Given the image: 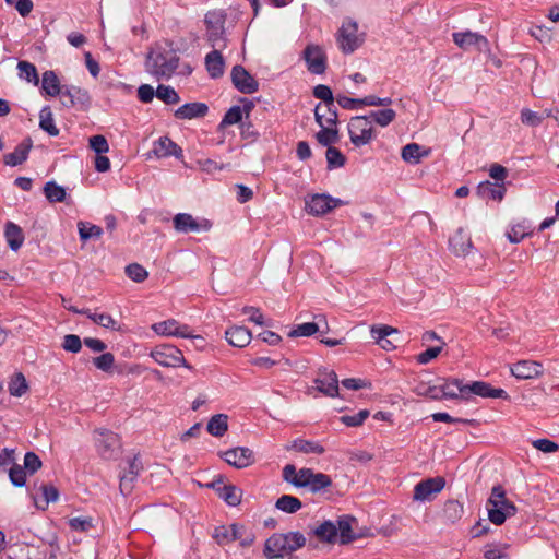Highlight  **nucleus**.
Segmentation results:
<instances>
[{"mask_svg":"<svg viewBox=\"0 0 559 559\" xmlns=\"http://www.w3.org/2000/svg\"><path fill=\"white\" fill-rule=\"evenodd\" d=\"M39 128L46 131L50 136H57L59 134V129L55 124L52 111L49 106L43 107L39 112Z\"/></svg>","mask_w":559,"mask_h":559,"instance_id":"36","label":"nucleus"},{"mask_svg":"<svg viewBox=\"0 0 559 559\" xmlns=\"http://www.w3.org/2000/svg\"><path fill=\"white\" fill-rule=\"evenodd\" d=\"M350 142L360 147L368 144L374 138V130L371 120L365 116L353 117L348 123Z\"/></svg>","mask_w":559,"mask_h":559,"instance_id":"5","label":"nucleus"},{"mask_svg":"<svg viewBox=\"0 0 559 559\" xmlns=\"http://www.w3.org/2000/svg\"><path fill=\"white\" fill-rule=\"evenodd\" d=\"M320 332V325L317 322H306L298 324L296 328L288 332L289 337H299V336H311Z\"/></svg>","mask_w":559,"mask_h":559,"instance_id":"53","label":"nucleus"},{"mask_svg":"<svg viewBox=\"0 0 559 559\" xmlns=\"http://www.w3.org/2000/svg\"><path fill=\"white\" fill-rule=\"evenodd\" d=\"M242 312L249 314V321L258 324V325H266L272 326V320H264L263 314L261 313L259 308L246 306L242 308Z\"/></svg>","mask_w":559,"mask_h":559,"instance_id":"62","label":"nucleus"},{"mask_svg":"<svg viewBox=\"0 0 559 559\" xmlns=\"http://www.w3.org/2000/svg\"><path fill=\"white\" fill-rule=\"evenodd\" d=\"M41 88L48 96L55 97L60 95L62 86L52 70H47L43 73Z\"/></svg>","mask_w":559,"mask_h":559,"instance_id":"35","label":"nucleus"},{"mask_svg":"<svg viewBox=\"0 0 559 559\" xmlns=\"http://www.w3.org/2000/svg\"><path fill=\"white\" fill-rule=\"evenodd\" d=\"M304 59L313 74H322L326 69V56L319 46L308 45L304 50Z\"/></svg>","mask_w":559,"mask_h":559,"instance_id":"18","label":"nucleus"},{"mask_svg":"<svg viewBox=\"0 0 559 559\" xmlns=\"http://www.w3.org/2000/svg\"><path fill=\"white\" fill-rule=\"evenodd\" d=\"M143 471V464L139 455L127 460V467L120 474L119 489L123 496H128L134 488V481Z\"/></svg>","mask_w":559,"mask_h":559,"instance_id":"11","label":"nucleus"},{"mask_svg":"<svg viewBox=\"0 0 559 559\" xmlns=\"http://www.w3.org/2000/svg\"><path fill=\"white\" fill-rule=\"evenodd\" d=\"M332 486V479L323 473H313L306 488L312 493H318Z\"/></svg>","mask_w":559,"mask_h":559,"instance_id":"43","label":"nucleus"},{"mask_svg":"<svg viewBox=\"0 0 559 559\" xmlns=\"http://www.w3.org/2000/svg\"><path fill=\"white\" fill-rule=\"evenodd\" d=\"M221 457L230 466L241 469L254 463V453L246 447H236L222 452Z\"/></svg>","mask_w":559,"mask_h":559,"instance_id":"14","label":"nucleus"},{"mask_svg":"<svg viewBox=\"0 0 559 559\" xmlns=\"http://www.w3.org/2000/svg\"><path fill=\"white\" fill-rule=\"evenodd\" d=\"M95 447L104 460L115 459L120 451L121 442L117 433L107 429L95 430Z\"/></svg>","mask_w":559,"mask_h":559,"instance_id":"6","label":"nucleus"},{"mask_svg":"<svg viewBox=\"0 0 559 559\" xmlns=\"http://www.w3.org/2000/svg\"><path fill=\"white\" fill-rule=\"evenodd\" d=\"M511 373L518 379H533L543 373V366L533 360H521L511 367Z\"/></svg>","mask_w":559,"mask_h":559,"instance_id":"24","label":"nucleus"},{"mask_svg":"<svg viewBox=\"0 0 559 559\" xmlns=\"http://www.w3.org/2000/svg\"><path fill=\"white\" fill-rule=\"evenodd\" d=\"M460 392L462 394V399L464 400H467L472 394L481 397H493L503 400H507L509 397L508 393L503 389H495L489 383L484 381H474L472 383H466L465 386L460 388Z\"/></svg>","mask_w":559,"mask_h":559,"instance_id":"12","label":"nucleus"},{"mask_svg":"<svg viewBox=\"0 0 559 559\" xmlns=\"http://www.w3.org/2000/svg\"><path fill=\"white\" fill-rule=\"evenodd\" d=\"M464 514L463 504L457 500H448L443 507V516L450 523L457 522Z\"/></svg>","mask_w":559,"mask_h":559,"instance_id":"41","label":"nucleus"},{"mask_svg":"<svg viewBox=\"0 0 559 559\" xmlns=\"http://www.w3.org/2000/svg\"><path fill=\"white\" fill-rule=\"evenodd\" d=\"M243 121V115L240 106L230 107L224 115L219 122V129H224L227 126L240 123Z\"/></svg>","mask_w":559,"mask_h":559,"instance_id":"51","label":"nucleus"},{"mask_svg":"<svg viewBox=\"0 0 559 559\" xmlns=\"http://www.w3.org/2000/svg\"><path fill=\"white\" fill-rule=\"evenodd\" d=\"M151 357L163 367H180L191 368L187 364L182 352L174 345H159L151 352Z\"/></svg>","mask_w":559,"mask_h":559,"instance_id":"7","label":"nucleus"},{"mask_svg":"<svg viewBox=\"0 0 559 559\" xmlns=\"http://www.w3.org/2000/svg\"><path fill=\"white\" fill-rule=\"evenodd\" d=\"M289 449L295 450L300 453H316L323 454L325 452L324 447H322L319 442L305 440V439H296L293 441Z\"/></svg>","mask_w":559,"mask_h":559,"instance_id":"38","label":"nucleus"},{"mask_svg":"<svg viewBox=\"0 0 559 559\" xmlns=\"http://www.w3.org/2000/svg\"><path fill=\"white\" fill-rule=\"evenodd\" d=\"M180 58L173 48L156 47L146 56V72L156 80H169L179 68Z\"/></svg>","mask_w":559,"mask_h":559,"instance_id":"2","label":"nucleus"},{"mask_svg":"<svg viewBox=\"0 0 559 559\" xmlns=\"http://www.w3.org/2000/svg\"><path fill=\"white\" fill-rule=\"evenodd\" d=\"M152 153L158 157H169L175 156L176 158H181L182 150L179 145H177L170 138L162 136L156 142H154Z\"/></svg>","mask_w":559,"mask_h":559,"instance_id":"25","label":"nucleus"},{"mask_svg":"<svg viewBox=\"0 0 559 559\" xmlns=\"http://www.w3.org/2000/svg\"><path fill=\"white\" fill-rule=\"evenodd\" d=\"M209 433L214 437H222L228 429V417L225 414L214 415L207 423Z\"/></svg>","mask_w":559,"mask_h":559,"instance_id":"39","label":"nucleus"},{"mask_svg":"<svg viewBox=\"0 0 559 559\" xmlns=\"http://www.w3.org/2000/svg\"><path fill=\"white\" fill-rule=\"evenodd\" d=\"M59 96L62 105L67 108L85 110L91 104L88 92L75 85H63Z\"/></svg>","mask_w":559,"mask_h":559,"instance_id":"9","label":"nucleus"},{"mask_svg":"<svg viewBox=\"0 0 559 559\" xmlns=\"http://www.w3.org/2000/svg\"><path fill=\"white\" fill-rule=\"evenodd\" d=\"M337 535L340 536V544L347 545L362 536L361 533H354V525H357V520L353 515L344 514L338 516L336 521Z\"/></svg>","mask_w":559,"mask_h":559,"instance_id":"19","label":"nucleus"},{"mask_svg":"<svg viewBox=\"0 0 559 559\" xmlns=\"http://www.w3.org/2000/svg\"><path fill=\"white\" fill-rule=\"evenodd\" d=\"M445 486V479L441 476L427 478L419 481L414 488V500L431 501Z\"/></svg>","mask_w":559,"mask_h":559,"instance_id":"15","label":"nucleus"},{"mask_svg":"<svg viewBox=\"0 0 559 559\" xmlns=\"http://www.w3.org/2000/svg\"><path fill=\"white\" fill-rule=\"evenodd\" d=\"M316 389L326 396L335 397L338 395V379L334 371H323L314 380Z\"/></svg>","mask_w":559,"mask_h":559,"instance_id":"23","label":"nucleus"},{"mask_svg":"<svg viewBox=\"0 0 559 559\" xmlns=\"http://www.w3.org/2000/svg\"><path fill=\"white\" fill-rule=\"evenodd\" d=\"M370 413L368 409H361L354 415H344L340 420L347 427H358L369 417Z\"/></svg>","mask_w":559,"mask_h":559,"instance_id":"58","label":"nucleus"},{"mask_svg":"<svg viewBox=\"0 0 559 559\" xmlns=\"http://www.w3.org/2000/svg\"><path fill=\"white\" fill-rule=\"evenodd\" d=\"M174 228L179 233H200L211 229L212 224L209 219H197L191 214L179 213L173 218Z\"/></svg>","mask_w":559,"mask_h":559,"instance_id":"13","label":"nucleus"},{"mask_svg":"<svg viewBox=\"0 0 559 559\" xmlns=\"http://www.w3.org/2000/svg\"><path fill=\"white\" fill-rule=\"evenodd\" d=\"M33 147L31 138L24 139L12 153L3 156V163L8 166L15 167L22 165L27 158Z\"/></svg>","mask_w":559,"mask_h":559,"instance_id":"26","label":"nucleus"},{"mask_svg":"<svg viewBox=\"0 0 559 559\" xmlns=\"http://www.w3.org/2000/svg\"><path fill=\"white\" fill-rule=\"evenodd\" d=\"M221 50L222 49L213 48V50L205 56V68L212 79H219L224 74L225 60Z\"/></svg>","mask_w":559,"mask_h":559,"instance_id":"28","label":"nucleus"},{"mask_svg":"<svg viewBox=\"0 0 559 559\" xmlns=\"http://www.w3.org/2000/svg\"><path fill=\"white\" fill-rule=\"evenodd\" d=\"M209 111L205 103H187L175 110L174 116L179 120H191L204 117Z\"/></svg>","mask_w":559,"mask_h":559,"instance_id":"27","label":"nucleus"},{"mask_svg":"<svg viewBox=\"0 0 559 559\" xmlns=\"http://www.w3.org/2000/svg\"><path fill=\"white\" fill-rule=\"evenodd\" d=\"M463 386H465V383L457 378L445 379L441 384L442 399H462L460 388Z\"/></svg>","mask_w":559,"mask_h":559,"instance_id":"40","label":"nucleus"},{"mask_svg":"<svg viewBox=\"0 0 559 559\" xmlns=\"http://www.w3.org/2000/svg\"><path fill=\"white\" fill-rule=\"evenodd\" d=\"M306 545L300 532L274 533L264 543L263 555L266 559H298L294 551Z\"/></svg>","mask_w":559,"mask_h":559,"instance_id":"1","label":"nucleus"},{"mask_svg":"<svg viewBox=\"0 0 559 559\" xmlns=\"http://www.w3.org/2000/svg\"><path fill=\"white\" fill-rule=\"evenodd\" d=\"M93 364L97 369L109 372L115 365V356L109 352L103 353L100 356L93 358Z\"/></svg>","mask_w":559,"mask_h":559,"instance_id":"60","label":"nucleus"},{"mask_svg":"<svg viewBox=\"0 0 559 559\" xmlns=\"http://www.w3.org/2000/svg\"><path fill=\"white\" fill-rule=\"evenodd\" d=\"M337 43L344 53H353L361 46L364 39L358 35V25L355 21L342 24L337 34Z\"/></svg>","mask_w":559,"mask_h":559,"instance_id":"8","label":"nucleus"},{"mask_svg":"<svg viewBox=\"0 0 559 559\" xmlns=\"http://www.w3.org/2000/svg\"><path fill=\"white\" fill-rule=\"evenodd\" d=\"M36 489L43 495V509H45L50 502L57 501L59 498L58 489L51 484H41L38 487L37 484H34V490Z\"/></svg>","mask_w":559,"mask_h":559,"instance_id":"52","label":"nucleus"},{"mask_svg":"<svg viewBox=\"0 0 559 559\" xmlns=\"http://www.w3.org/2000/svg\"><path fill=\"white\" fill-rule=\"evenodd\" d=\"M245 527L239 524H231L229 527L219 526L215 528L213 538L218 545H227L231 542L238 540L242 536Z\"/></svg>","mask_w":559,"mask_h":559,"instance_id":"30","label":"nucleus"},{"mask_svg":"<svg viewBox=\"0 0 559 559\" xmlns=\"http://www.w3.org/2000/svg\"><path fill=\"white\" fill-rule=\"evenodd\" d=\"M152 329L158 335L177 336L182 338L203 341V338L200 335L192 334V331L190 330L189 325L180 324L175 319H168L162 322L154 323L152 325Z\"/></svg>","mask_w":559,"mask_h":559,"instance_id":"10","label":"nucleus"},{"mask_svg":"<svg viewBox=\"0 0 559 559\" xmlns=\"http://www.w3.org/2000/svg\"><path fill=\"white\" fill-rule=\"evenodd\" d=\"M453 41L460 48L467 50L472 47H477L478 50H481L483 47H487L488 40L485 36L473 33V32H462V33H453Z\"/></svg>","mask_w":559,"mask_h":559,"instance_id":"22","label":"nucleus"},{"mask_svg":"<svg viewBox=\"0 0 559 559\" xmlns=\"http://www.w3.org/2000/svg\"><path fill=\"white\" fill-rule=\"evenodd\" d=\"M28 390L27 381L23 373L19 372L9 383V392L13 396H22Z\"/></svg>","mask_w":559,"mask_h":559,"instance_id":"54","label":"nucleus"},{"mask_svg":"<svg viewBox=\"0 0 559 559\" xmlns=\"http://www.w3.org/2000/svg\"><path fill=\"white\" fill-rule=\"evenodd\" d=\"M88 144L91 150H93L97 155H102L109 151V144L106 138L102 134L91 136Z\"/></svg>","mask_w":559,"mask_h":559,"instance_id":"63","label":"nucleus"},{"mask_svg":"<svg viewBox=\"0 0 559 559\" xmlns=\"http://www.w3.org/2000/svg\"><path fill=\"white\" fill-rule=\"evenodd\" d=\"M225 338L231 346L241 348L251 342L252 335L246 326L234 325L226 330Z\"/></svg>","mask_w":559,"mask_h":559,"instance_id":"29","label":"nucleus"},{"mask_svg":"<svg viewBox=\"0 0 559 559\" xmlns=\"http://www.w3.org/2000/svg\"><path fill=\"white\" fill-rule=\"evenodd\" d=\"M487 510L489 521L495 525L503 524L507 518L513 516L518 511L514 503L506 497V490L500 485L492 487Z\"/></svg>","mask_w":559,"mask_h":559,"instance_id":"3","label":"nucleus"},{"mask_svg":"<svg viewBox=\"0 0 559 559\" xmlns=\"http://www.w3.org/2000/svg\"><path fill=\"white\" fill-rule=\"evenodd\" d=\"M429 155V150L421 152V146L417 143H409L402 148V158L406 163L418 164L421 157Z\"/></svg>","mask_w":559,"mask_h":559,"instance_id":"37","label":"nucleus"},{"mask_svg":"<svg viewBox=\"0 0 559 559\" xmlns=\"http://www.w3.org/2000/svg\"><path fill=\"white\" fill-rule=\"evenodd\" d=\"M90 319L96 324L112 331H118L120 329L117 321L107 313H93V316H90Z\"/></svg>","mask_w":559,"mask_h":559,"instance_id":"59","label":"nucleus"},{"mask_svg":"<svg viewBox=\"0 0 559 559\" xmlns=\"http://www.w3.org/2000/svg\"><path fill=\"white\" fill-rule=\"evenodd\" d=\"M313 96L323 100L324 109L330 110V117H326V124H336L337 123V109L334 106V97L332 90L324 84H319L313 88Z\"/></svg>","mask_w":559,"mask_h":559,"instance_id":"21","label":"nucleus"},{"mask_svg":"<svg viewBox=\"0 0 559 559\" xmlns=\"http://www.w3.org/2000/svg\"><path fill=\"white\" fill-rule=\"evenodd\" d=\"M325 157H326V163H328V169H330V170L334 169V168L343 167L346 163V158L343 155V153L334 146L328 147V150L325 152Z\"/></svg>","mask_w":559,"mask_h":559,"instance_id":"50","label":"nucleus"},{"mask_svg":"<svg viewBox=\"0 0 559 559\" xmlns=\"http://www.w3.org/2000/svg\"><path fill=\"white\" fill-rule=\"evenodd\" d=\"M225 21L226 14L222 11H210L205 14V37L213 48L225 49L227 46L225 37Z\"/></svg>","mask_w":559,"mask_h":559,"instance_id":"4","label":"nucleus"},{"mask_svg":"<svg viewBox=\"0 0 559 559\" xmlns=\"http://www.w3.org/2000/svg\"><path fill=\"white\" fill-rule=\"evenodd\" d=\"M449 245L452 252L459 257L466 255L472 249L471 238L464 233L462 228H459L456 233L449 239Z\"/></svg>","mask_w":559,"mask_h":559,"instance_id":"31","label":"nucleus"},{"mask_svg":"<svg viewBox=\"0 0 559 559\" xmlns=\"http://www.w3.org/2000/svg\"><path fill=\"white\" fill-rule=\"evenodd\" d=\"M44 193L47 200L51 203L62 202L67 195L64 188L57 185L55 181L46 182Z\"/></svg>","mask_w":559,"mask_h":559,"instance_id":"47","label":"nucleus"},{"mask_svg":"<svg viewBox=\"0 0 559 559\" xmlns=\"http://www.w3.org/2000/svg\"><path fill=\"white\" fill-rule=\"evenodd\" d=\"M9 478L13 486L15 487H23L26 483V469L24 466H21L19 464H13L9 469Z\"/></svg>","mask_w":559,"mask_h":559,"instance_id":"55","label":"nucleus"},{"mask_svg":"<svg viewBox=\"0 0 559 559\" xmlns=\"http://www.w3.org/2000/svg\"><path fill=\"white\" fill-rule=\"evenodd\" d=\"M83 341L76 334H67L61 344L66 352L76 354L82 349Z\"/></svg>","mask_w":559,"mask_h":559,"instance_id":"61","label":"nucleus"},{"mask_svg":"<svg viewBox=\"0 0 559 559\" xmlns=\"http://www.w3.org/2000/svg\"><path fill=\"white\" fill-rule=\"evenodd\" d=\"M504 193L506 188L503 185L492 183L490 181L480 182L477 187V194L484 200L501 201Z\"/></svg>","mask_w":559,"mask_h":559,"instance_id":"32","label":"nucleus"},{"mask_svg":"<svg viewBox=\"0 0 559 559\" xmlns=\"http://www.w3.org/2000/svg\"><path fill=\"white\" fill-rule=\"evenodd\" d=\"M317 141L323 146H331L338 140L337 129L323 128L316 134Z\"/></svg>","mask_w":559,"mask_h":559,"instance_id":"56","label":"nucleus"},{"mask_svg":"<svg viewBox=\"0 0 559 559\" xmlns=\"http://www.w3.org/2000/svg\"><path fill=\"white\" fill-rule=\"evenodd\" d=\"M231 82L243 94H253L259 90V82L240 64L231 69Z\"/></svg>","mask_w":559,"mask_h":559,"instance_id":"17","label":"nucleus"},{"mask_svg":"<svg viewBox=\"0 0 559 559\" xmlns=\"http://www.w3.org/2000/svg\"><path fill=\"white\" fill-rule=\"evenodd\" d=\"M343 204L341 199L332 198L329 194H314L306 201L308 213L320 216Z\"/></svg>","mask_w":559,"mask_h":559,"instance_id":"16","label":"nucleus"},{"mask_svg":"<svg viewBox=\"0 0 559 559\" xmlns=\"http://www.w3.org/2000/svg\"><path fill=\"white\" fill-rule=\"evenodd\" d=\"M371 123H377L378 126L384 128L388 127L396 117V112L391 108H385L381 110H372L369 115H366Z\"/></svg>","mask_w":559,"mask_h":559,"instance_id":"42","label":"nucleus"},{"mask_svg":"<svg viewBox=\"0 0 559 559\" xmlns=\"http://www.w3.org/2000/svg\"><path fill=\"white\" fill-rule=\"evenodd\" d=\"M43 463L39 456L34 452H27L24 456V468L29 475L36 473Z\"/></svg>","mask_w":559,"mask_h":559,"instance_id":"64","label":"nucleus"},{"mask_svg":"<svg viewBox=\"0 0 559 559\" xmlns=\"http://www.w3.org/2000/svg\"><path fill=\"white\" fill-rule=\"evenodd\" d=\"M127 276L135 283L144 282L148 273L147 271L139 263H131L126 266Z\"/></svg>","mask_w":559,"mask_h":559,"instance_id":"57","label":"nucleus"},{"mask_svg":"<svg viewBox=\"0 0 559 559\" xmlns=\"http://www.w3.org/2000/svg\"><path fill=\"white\" fill-rule=\"evenodd\" d=\"M4 236L12 251H17L24 242L22 228L13 222H8L5 224Z\"/></svg>","mask_w":559,"mask_h":559,"instance_id":"33","label":"nucleus"},{"mask_svg":"<svg viewBox=\"0 0 559 559\" xmlns=\"http://www.w3.org/2000/svg\"><path fill=\"white\" fill-rule=\"evenodd\" d=\"M156 97L167 105L177 104L180 100V97L174 87L163 84L157 86Z\"/></svg>","mask_w":559,"mask_h":559,"instance_id":"49","label":"nucleus"},{"mask_svg":"<svg viewBox=\"0 0 559 559\" xmlns=\"http://www.w3.org/2000/svg\"><path fill=\"white\" fill-rule=\"evenodd\" d=\"M218 497L223 499L228 506L236 507L241 501V491L236 486L228 485L226 487H222Z\"/></svg>","mask_w":559,"mask_h":559,"instance_id":"48","label":"nucleus"},{"mask_svg":"<svg viewBox=\"0 0 559 559\" xmlns=\"http://www.w3.org/2000/svg\"><path fill=\"white\" fill-rule=\"evenodd\" d=\"M313 534L320 542L334 544L337 539L336 524L326 520L313 530Z\"/></svg>","mask_w":559,"mask_h":559,"instance_id":"34","label":"nucleus"},{"mask_svg":"<svg viewBox=\"0 0 559 559\" xmlns=\"http://www.w3.org/2000/svg\"><path fill=\"white\" fill-rule=\"evenodd\" d=\"M275 507L285 513L292 514L300 510L302 503L298 498L294 496L283 495L276 500Z\"/></svg>","mask_w":559,"mask_h":559,"instance_id":"44","label":"nucleus"},{"mask_svg":"<svg viewBox=\"0 0 559 559\" xmlns=\"http://www.w3.org/2000/svg\"><path fill=\"white\" fill-rule=\"evenodd\" d=\"M78 229H79L80 239L83 242H85L92 238L98 239L103 235L102 227L91 224V223L79 222Z\"/></svg>","mask_w":559,"mask_h":559,"instance_id":"46","label":"nucleus"},{"mask_svg":"<svg viewBox=\"0 0 559 559\" xmlns=\"http://www.w3.org/2000/svg\"><path fill=\"white\" fill-rule=\"evenodd\" d=\"M313 473L311 468L304 467L297 471L295 465L287 464L283 468V478L297 488H306Z\"/></svg>","mask_w":559,"mask_h":559,"instance_id":"20","label":"nucleus"},{"mask_svg":"<svg viewBox=\"0 0 559 559\" xmlns=\"http://www.w3.org/2000/svg\"><path fill=\"white\" fill-rule=\"evenodd\" d=\"M19 76L28 83H33L34 85H38L39 76L37 73L36 67L28 61H19L17 62Z\"/></svg>","mask_w":559,"mask_h":559,"instance_id":"45","label":"nucleus"}]
</instances>
